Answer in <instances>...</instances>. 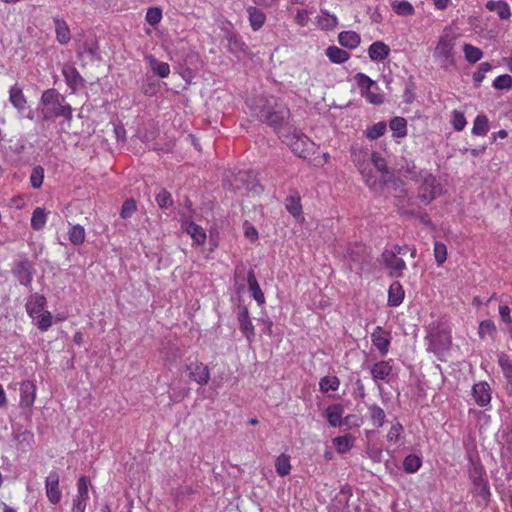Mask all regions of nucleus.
<instances>
[{
    "label": "nucleus",
    "mask_w": 512,
    "mask_h": 512,
    "mask_svg": "<svg viewBox=\"0 0 512 512\" xmlns=\"http://www.w3.org/2000/svg\"><path fill=\"white\" fill-rule=\"evenodd\" d=\"M13 440L18 450L29 451L34 444V434L28 430H19L13 434Z\"/></svg>",
    "instance_id": "nucleus-22"
},
{
    "label": "nucleus",
    "mask_w": 512,
    "mask_h": 512,
    "mask_svg": "<svg viewBox=\"0 0 512 512\" xmlns=\"http://www.w3.org/2000/svg\"><path fill=\"white\" fill-rule=\"evenodd\" d=\"M489 131V121L486 115H478L473 123L472 134L485 136Z\"/></svg>",
    "instance_id": "nucleus-41"
},
{
    "label": "nucleus",
    "mask_w": 512,
    "mask_h": 512,
    "mask_svg": "<svg viewBox=\"0 0 512 512\" xmlns=\"http://www.w3.org/2000/svg\"><path fill=\"white\" fill-rule=\"evenodd\" d=\"M185 370L189 372V379L201 386L206 385L210 379L208 367L199 361L186 364Z\"/></svg>",
    "instance_id": "nucleus-11"
},
{
    "label": "nucleus",
    "mask_w": 512,
    "mask_h": 512,
    "mask_svg": "<svg viewBox=\"0 0 512 512\" xmlns=\"http://www.w3.org/2000/svg\"><path fill=\"white\" fill-rule=\"evenodd\" d=\"M46 221H47V216L45 213V209H43L41 207H37L32 213L31 227L35 231H39L45 226Z\"/></svg>",
    "instance_id": "nucleus-43"
},
{
    "label": "nucleus",
    "mask_w": 512,
    "mask_h": 512,
    "mask_svg": "<svg viewBox=\"0 0 512 512\" xmlns=\"http://www.w3.org/2000/svg\"><path fill=\"white\" fill-rule=\"evenodd\" d=\"M9 101L19 114H22L28 108L27 98L18 84L9 89Z\"/></svg>",
    "instance_id": "nucleus-16"
},
{
    "label": "nucleus",
    "mask_w": 512,
    "mask_h": 512,
    "mask_svg": "<svg viewBox=\"0 0 512 512\" xmlns=\"http://www.w3.org/2000/svg\"><path fill=\"white\" fill-rule=\"evenodd\" d=\"M44 179V168L40 165L35 166L32 169L30 175V183L34 189H38L42 186Z\"/></svg>",
    "instance_id": "nucleus-52"
},
{
    "label": "nucleus",
    "mask_w": 512,
    "mask_h": 512,
    "mask_svg": "<svg viewBox=\"0 0 512 512\" xmlns=\"http://www.w3.org/2000/svg\"><path fill=\"white\" fill-rule=\"evenodd\" d=\"M469 479L472 483L471 492L480 505L487 506L490 502V487L485 477V469L478 461H471L468 467Z\"/></svg>",
    "instance_id": "nucleus-3"
},
{
    "label": "nucleus",
    "mask_w": 512,
    "mask_h": 512,
    "mask_svg": "<svg viewBox=\"0 0 512 512\" xmlns=\"http://www.w3.org/2000/svg\"><path fill=\"white\" fill-rule=\"evenodd\" d=\"M98 44L95 39L90 38L83 41V43L79 44L78 54L79 55H88L91 59L98 58Z\"/></svg>",
    "instance_id": "nucleus-36"
},
{
    "label": "nucleus",
    "mask_w": 512,
    "mask_h": 512,
    "mask_svg": "<svg viewBox=\"0 0 512 512\" xmlns=\"http://www.w3.org/2000/svg\"><path fill=\"white\" fill-rule=\"evenodd\" d=\"M403 432V426L402 424H400L399 422L393 424L387 434V440L389 442H394L396 443L399 438H400V435L401 433Z\"/></svg>",
    "instance_id": "nucleus-64"
},
{
    "label": "nucleus",
    "mask_w": 512,
    "mask_h": 512,
    "mask_svg": "<svg viewBox=\"0 0 512 512\" xmlns=\"http://www.w3.org/2000/svg\"><path fill=\"white\" fill-rule=\"evenodd\" d=\"M250 109L253 116L273 128L280 138L281 133H286L287 128L292 127L288 124L290 110L282 104L261 97L255 99V105L250 106Z\"/></svg>",
    "instance_id": "nucleus-1"
},
{
    "label": "nucleus",
    "mask_w": 512,
    "mask_h": 512,
    "mask_svg": "<svg viewBox=\"0 0 512 512\" xmlns=\"http://www.w3.org/2000/svg\"><path fill=\"white\" fill-rule=\"evenodd\" d=\"M162 19V10L158 7H151L147 10L146 21L152 26L157 25Z\"/></svg>",
    "instance_id": "nucleus-58"
},
{
    "label": "nucleus",
    "mask_w": 512,
    "mask_h": 512,
    "mask_svg": "<svg viewBox=\"0 0 512 512\" xmlns=\"http://www.w3.org/2000/svg\"><path fill=\"white\" fill-rule=\"evenodd\" d=\"M333 444L339 453L344 454L352 448L354 438L350 434L338 436L333 439Z\"/></svg>",
    "instance_id": "nucleus-42"
},
{
    "label": "nucleus",
    "mask_w": 512,
    "mask_h": 512,
    "mask_svg": "<svg viewBox=\"0 0 512 512\" xmlns=\"http://www.w3.org/2000/svg\"><path fill=\"white\" fill-rule=\"evenodd\" d=\"M88 483L89 480L86 476H81L77 482V494L78 497H84L89 499L88 494Z\"/></svg>",
    "instance_id": "nucleus-63"
},
{
    "label": "nucleus",
    "mask_w": 512,
    "mask_h": 512,
    "mask_svg": "<svg viewBox=\"0 0 512 512\" xmlns=\"http://www.w3.org/2000/svg\"><path fill=\"white\" fill-rule=\"evenodd\" d=\"M493 87L498 90L509 89L512 87V77L508 74H503L495 78Z\"/></svg>",
    "instance_id": "nucleus-59"
},
{
    "label": "nucleus",
    "mask_w": 512,
    "mask_h": 512,
    "mask_svg": "<svg viewBox=\"0 0 512 512\" xmlns=\"http://www.w3.org/2000/svg\"><path fill=\"white\" fill-rule=\"evenodd\" d=\"M338 41L341 46L354 49L360 44L361 38L355 31H343L339 33Z\"/></svg>",
    "instance_id": "nucleus-31"
},
{
    "label": "nucleus",
    "mask_w": 512,
    "mask_h": 512,
    "mask_svg": "<svg viewBox=\"0 0 512 512\" xmlns=\"http://www.w3.org/2000/svg\"><path fill=\"white\" fill-rule=\"evenodd\" d=\"M465 58L469 63H476L483 57V52L478 47L471 44H465L463 47Z\"/></svg>",
    "instance_id": "nucleus-48"
},
{
    "label": "nucleus",
    "mask_w": 512,
    "mask_h": 512,
    "mask_svg": "<svg viewBox=\"0 0 512 512\" xmlns=\"http://www.w3.org/2000/svg\"><path fill=\"white\" fill-rule=\"evenodd\" d=\"M421 465V458L414 454L406 456L403 461V469L407 473L417 472L420 469Z\"/></svg>",
    "instance_id": "nucleus-46"
},
{
    "label": "nucleus",
    "mask_w": 512,
    "mask_h": 512,
    "mask_svg": "<svg viewBox=\"0 0 512 512\" xmlns=\"http://www.w3.org/2000/svg\"><path fill=\"white\" fill-rule=\"evenodd\" d=\"M391 7L400 16H410L415 12L414 7L408 1H393Z\"/></svg>",
    "instance_id": "nucleus-47"
},
{
    "label": "nucleus",
    "mask_w": 512,
    "mask_h": 512,
    "mask_svg": "<svg viewBox=\"0 0 512 512\" xmlns=\"http://www.w3.org/2000/svg\"><path fill=\"white\" fill-rule=\"evenodd\" d=\"M472 395L477 405L480 407L487 406L491 401V389L487 382H479L474 384Z\"/></svg>",
    "instance_id": "nucleus-19"
},
{
    "label": "nucleus",
    "mask_w": 512,
    "mask_h": 512,
    "mask_svg": "<svg viewBox=\"0 0 512 512\" xmlns=\"http://www.w3.org/2000/svg\"><path fill=\"white\" fill-rule=\"evenodd\" d=\"M373 345L379 350L381 355H386L390 346V333L384 331L382 327L377 326L371 334Z\"/></svg>",
    "instance_id": "nucleus-18"
},
{
    "label": "nucleus",
    "mask_w": 512,
    "mask_h": 512,
    "mask_svg": "<svg viewBox=\"0 0 512 512\" xmlns=\"http://www.w3.org/2000/svg\"><path fill=\"white\" fill-rule=\"evenodd\" d=\"M390 47L383 41H375L368 48L369 58L374 62L385 60L390 54Z\"/></svg>",
    "instance_id": "nucleus-23"
},
{
    "label": "nucleus",
    "mask_w": 512,
    "mask_h": 512,
    "mask_svg": "<svg viewBox=\"0 0 512 512\" xmlns=\"http://www.w3.org/2000/svg\"><path fill=\"white\" fill-rule=\"evenodd\" d=\"M381 257L385 268L389 271L390 277L401 278L403 276L406 263L402 258L395 256V252H390L387 249L383 251Z\"/></svg>",
    "instance_id": "nucleus-9"
},
{
    "label": "nucleus",
    "mask_w": 512,
    "mask_h": 512,
    "mask_svg": "<svg viewBox=\"0 0 512 512\" xmlns=\"http://www.w3.org/2000/svg\"><path fill=\"white\" fill-rule=\"evenodd\" d=\"M11 272L21 285L31 287L35 269L28 258L24 257L15 261Z\"/></svg>",
    "instance_id": "nucleus-6"
},
{
    "label": "nucleus",
    "mask_w": 512,
    "mask_h": 512,
    "mask_svg": "<svg viewBox=\"0 0 512 512\" xmlns=\"http://www.w3.org/2000/svg\"><path fill=\"white\" fill-rule=\"evenodd\" d=\"M156 202L161 209H167L173 205L172 196L166 189H162L157 194Z\"/></svg>",
    "instance_id": "nucleus-55"
},
{
    "label": "nucleus",
    "mask_w": 512,
    "mask_h": 512,
    "mask_svg": "<svg viewBox=\"0 0 512 512\" xmlns=\"http://www.w3.org/2000/svg\"><path fill=\"white\" fill-rule=\"evenodd\" d=\"M285 207L287 211L296 219L303 220V211L301 205V197L298 192H293L285 199Z\"/></svg>",
    "instance_id": "nucleus-21"
},
{
    "label": "nucleus",
    "mask_w": 512,
    "mask_h": 512,
    "mask_svg": "<svg viewBox=\"0 0 512 512\" xmlns=\"http://www.w3.org/2000/svg\"><path fill=\"white\" fill-rule=\"evenodd\" d=\"M275 469L281 477L288 475L291 470L290 457L285 454L278 456L275 461Z\"/></svg>",
    "instance_id": "nucleus-45"
},
{
    "label": "nucleus",
    "mask_w": 512,
    "mask_h": 512,
    "mask_svg": "<svg viewBox=\"0 0 512 512\" xmlns=\"http://www.w3.org/2000/svg\"><path fill=\"white\" fill-rule=\"evenodd\" d=\"M344 408L341 404H334L326 409V418L331 427L343 426Z\"/></svg>",
    "instance_id": "nucleus-28"
},
{
    "label": "nucleus",
    "mask_w": 512,
    "mask_h": 512,
    "mask_svg": "<svg viewBox=\"0 0 512 512\" xmlns=\"http://www.w3.org/2000/svg\"><path fill=\"white\" fill-rule=\"evenodd\" d=\"M441 188L437 183V179L432 174L426 173L419 187L418 197L424 204H429L440 193Z\"/></svg>",
    "instance_id": "nucleus-8"
},
{
    "label": "nucleus",
    "mask_w": 512,
    "mask_h": 512,
    "mask_svg": "<svg viewBox=\"0 0 512 512\" xmlns=\"http://www.w3.org/2000/svg\"><path fill=\"white\" fill-rule=\"evenodd\" d=\"M234 180L236 182L234 188L240 189L244 187L247 191L254 194H260L263 192L262 185L257 181L255 175L251 171H239Z\"/></svg>",
    "instance_id": "nucleus-10"
},
{
    "label": "nucleus",
    "mask_w": 512,
    "mask_h": 512,
    "mask_svg": "<svg viewBox=\"0 0 512 512\" xmlns=\"http://www.w3.org/2000/svg\"><path fill=\"white\" fill-rule=\"evenodd\" d=\"M36 398V385L33 381L26 380L20 384V406L31 408Z\"/></svg>",
    "instance_id": "nucleus-15"
},
{
    "label": "nucleus",
    "mask_w": 512,
    "mask_h": 512,
    "mask_svg": "<svg viewBox=\"0 0 512 512\" xmlns=\"http://www.w3.org/2000/svg\"><path fill=\"white\" fill-rule=\"evenodd\" d=\"M368 252L367 248L363 244H354L350 246L347 250L346 257L354 263L356 266H361L363 263L368 262Z\"/></svg>",
    "instance_id": "nucleus-20"
},
{
    "label": "nucleus",
    "mask_w": 512,
    "mask_h": 512,
    "mask_svg": "<svg viewBox=\"0 0 512 512\" xmlns=\"http://www.w3.org/2000/svg\"><path fill=\"white\" fill-rule=\"evenodd\" d=\"M371 161L379 172L385 173L387 172V165L385 159L380 155V153L374 151L371 154Z\"/></svg>",
    "instance_id": "nucleus-62"
},
{
    "label": "nucleus",
    "mask_w": 512,
    "mask_h": 512,
    "mask_svg": "<svg viewBox=\"0 0 512 512\" xmlns=\"http://www.w3.org/2000/svg\"><path fill=\"white\" fill-rule=\"evenodd\" d=\"M318 24L322 29H333L338 24L337 18L334 15H330L327 12H322V15L318 18Z\"/></svg>",
    "instance_id": "nucleus-53"
},
{
    "label": "nucleus",
    "mask_w": 512,
    "mask_h": 512,
    "mask_svg": "<svg viewBox=\"0 0 512 512\" xmlns=\"http://www.w3.org/2000/svg\"><path fill=\"white\" fill-rule=\"evenodd\" d=\"M281 139L300 158L308 159L316 151V144L294 127H288L286 133H281Z\"/></svg>",
    "instance_id": "nucleus-4"
},
{
    "label": "nucleus",
    "mask_w": 512,
    "mask_h": 512,
    "mask_svg": "<svg viewBox=\"0 0 512 512\" xmlns=\"http://www.w3.org/2000/svg\"><path fill=\"white\" fill-rule=\"evenodd\" d=\"M57 40L61 44H67L71 39L70 29L67 23L59 18H54Z\"/></svg>",
    "instance_id": "nucleus-37"
},
{
    "label": "nucleus",
    "mask_w": 512,
    "mask_h": 512,
    "mask_svg": "<svg viewBox=\"0 0 512 512\" xmlns=\"http://www.w3.org/2000/svg\"><path fill=\"white\" fill-rule=\"evenodd\" d=\"M425 339L427 341L426 350L435 355L442 354L445 350L448 349L450 344L448 337L440 332L429 333Z\"/></svg>",
    "instance_id": "nucleus-12"
},
{
    "label": "nucleus",
    "mask_w": 512,
    "mask_h": 512,
    "mask_svg": "<svg viewBox=\"0 0 512 512\" xmlns=\"http://www.w3.org/2000/svg\"><path fill=\"white\" fill-rule=\"evenodd\" d=\"M329 60L335 64H342L349 59V53L337 46H330L326 49Z\"/></svg>",
    "instance_id": "nucleus-38"
},
{
    "label": "nucleus",
    "mask_w": 512,
    "mask_h": 512,
    "mask_svg": "<svg viewBox=\"0 0 512 512\" xmlns=\"http://www.w3.org/2000/svg\"><path fill=\"white\" fill-rule=\"evenodd\" d=\"M454 42L447 35L441 36L434 51V57L444 69H450L455 65L454 59Z\"/></svg>",
    "instance_id": "nucleus-5"
},
{
    "label": "nucleus",
    "mask_w": 512,
    "mask_h": 512,
    "mask_svg": "<svg viewBox=\"0 0 512 512\" xmlns=\"http://www.w3.org/2000/svg\"><path fill=\"white\" fill-rule=\"evenodd\" d=\"M354 78L361 96L365 97L369 103L379 105L383 102V97L372 91V88H377V85L369 76L364 73H357Z\"/></svg>",
    "instance_id": "nucleus-7"
},
{
    "label": "nucleus",
    "mask_w": 512,
    "mask_h": 512,
    "mask_svg": "<svg viewBox=\"0 0 512 512\" xmlns=\"http://www.w3.org/2000/svg\"><path fill=\"white\" fill-rule=\"evenodd\" d=\"M185 231L191 236L194 243L197 245L204 244L206 240V233L204 229L196 223L190 221L185 223Z\"/></svg>",
    "instance_id": "nucleus-32"
},
{
    "label": "nucleus",
    "mask_w": 512,
    "mask_h": 512,
    "mask_svg": "<svg viewBox=\"0 0 512 512\" xmlns=\"http://www.w3.org/2000/svg\"><path fill=\"white\" fill-rule=\"evenodd\" d=\"M59 474L57 471L53 470L49 473L45 480V490L48 500L56 505L61 500V491L59 489Z\"/></svg>",
    "instance_id": "nucleus-13"
},
{
    "label": "nucleus",
    "mask_w": 512,
    "mask_h": 512,
    "mask_svg": "<svg viewBox=\"0 0 512 512\" xmlns=\"http://www.w3.org/2000/svg\"><path fill=\"white\" fill-rule=\"evenodd\" d=\"M498 363L506 379V390L512 396V360L507 354L501 353L498 356Z\"/></svg>",
    "instance_id": "nucleus-25"
},
{
    "label": "nucleus",
    "mask_w": 512,
    "mask_h": 512,
    "mask_svg": "<svg viewBox=\"0 0 512 512\" xmlns=\"http://www.w3.org/2000/svg\"><path fill=\"white\" fill-rule=\"evenodd\" d=\"M404 299V290L398 281H394L388 290V305L391 307L399 306Z\"/></svg>",
    "instance_id": "nucleus-30"
},
{
    "label": "nucleus",
    "mask_w": 512,
    "mask_h": 512,
    "mask_svg": "<svg viewBox=\"0 0 512 512\" xmlns=\"http://www.w3.org/2000/svg\"><path fill=\"white\" fill-rule=\"evenodd\" d=\"M40 103L44 106L42 109L43 120L50 121L57 117H63L68 122L72 120V107L66 102L65 96L56 89L45 90L41 95Z\"/></svg>",
    "instance_id": "nucleus-2"
},
{
    "label": "nucleus",
    "mask_w": 512,
    "mask_h": 512,
    "mask_svg": "<svg viewBox=\"0 0 512 512\" xmlns=\"http://www.w3.org/2000/svg\"><path fill=\"white\" fill-rule=\"evenodd\" d=\"M145 59L155 75L159 76L160 78H166L169 76L170 66L168 63L159 61L151 54L146 55Z\"/></svg>",
    "instance_id": "nucleus-29"
},
{
    "label": "nucleus",
    "mask_w": 512,
    "mask_h": 512,
    "mask_svg": "<svg viewBox=\"0 0 512 512\" xmlns=\"http://www.w3.org/2000/svg\"><path fill=\"white\" fill-rule=\"evenodd\" d=\"M227 40L231 52L243 50L245 44L236 32H229L227 34Z\"/></svg>",
    "instance_id": "nucleus-54"
},
{
    "label": "nucleus",
    "mask_w": 512,
    "mask_h": 512,
    "mask_svg": "<svg viewBox=\"0 0 512 512\" xmlns=\"http://www.w3.org/2000/svg\"><path fill=\"white\" fill-rule=\"evenodd\" d=\"M135 211H136V202H135V200L128 199V200H126L123 203V205L121 207L120 216L123 219H127V218H130Z\"/></svg>",
    "instance_id": "nucleus-61"
},
{
    "label": "nucleus",
    "mask_w": 512,
    "mask_h": 512,
    "mask_svg": "<svg viewBox=\"0 0 512 512\" xmlns=\"http://www.w3.org/2000/svg\"><path fill=\"white\" fill-rule=\"evenodd\" d=\"M451 124L456 131H462L467 124L464 114L458 110H454L452 112Z\"/></svg>",
    "instance_id": "nucleus-56"
},
{
    "label": "nucleus",
    "mask_w": 512,
    "mask_h": 512,
    "mask_svg": "<svg viewBox=\"0 0 512 512\" xmlns=\"http://www.w3.org/2000/svg\"><path fill=\"white\" fill-rule=\"evenodd\" d=\"M368 414L373 426L379 428L384 425L386 414L380 406H378L377 404L369 405Z\"/></svg>",
    "instance_id": "nucleus-35"
},
{
    "label": "nucleus",
    "mask_w": 512,
    "mask_h": 512,
    "mask_svg": "<svg viewBox=\"0 0 512 512\" xmlns=\"http://www.w3.org/2000/svg\"><path fill=\"white\" fill-rule=\"evenodd\" d=\"M434 256L438 265H442L447 259V248L444 243L436 242L434 245Z\"/></svg>",
    "instance_id": "nucleus-57"
},
{
    "label": "nucleus",
    "mask_w": 512,
    "mask_h": 512,
    "mask_svg": "<svg viewBox=\"0 0 512 512\" xmlns=\"http://www.w3.org/2000/svg\"><path fill=\"white\" fill-rule=\"evenodd\" d=\"M386 128V123L384 121H380L372 125L371 127L367 128V130L365 131V136L368 139L376 140L382 135H384V133L386 132Z\"/></svg>",
    "instance_id": "nucleus-49"
},
{
    "label": "nucleus",
    "mask_w": 512,
    "mask_h": 512,
    "mask_svg": "<svg viewBox=\"0 0 512 512\" xmlns=\"http://www.w3.org/2000/svg\"><path fill=\"white\" fill-rule=\"evenodd\" d=\"M247 282L249 289L252 293V297L256 300V302L261 305L265 302L264 293L262 292L259 283L255 277V274L252 270H250L247 274Z\"/></svg>",
    "instance_id": "nucleus-33"
},
{
    "label": "nucleus",
    "mask_w": 512,
    "mask_h": 512,
    "mask_svg": "<svg viewBox=\"0 0 512 512\" xmlns=\"http://www.w3.org/2000/svg\"><path fill=\"white\" fill-rule=\"evenodd\" d=\"M492 68L491 64L489 62H482L477 71L473 74V81L476 85H480V83L485 78V74L490 71Z\"/></svg>",
    "instance_id": "nucleus-60"
},
{
    "label": "nucleus",
    "mask_w": 512,
    "mask_h": 512,
    "mask_svg": "<svg viewBox=\"0 0 512 512\" xmlns=\"http://www.w3.org/2000/svg\"><path fill=\"white\" fill-rule=\"evenodd\" d=\"M392 372V366L388 361H379L371 368V375L374 380H386Z\"/></svg>",
    "instance_id": "nucleus-34"
},
{
    "label": "nucleus",
    "mask_w": 512,
    "mask_h": 512,
    "mask_svg": "<svg viewBox=\"0 0 512 512\" xmlns=\"http://www.w3.org/2000/svg\"><path fill=\"white\" fill-rule=\"evenodd\" d=\"M497 328L495 323L492 320H483L479 324L478 328V335L481 339H485L486 336H490L491 338H494L496 335Z\"/></svg>",
    "instance_id": "nucleus-44"
},
{
    "label": "nucleus",
    "mask_w": 512,
    "mask_h": 512,
    "mask_svg": "<svg viewBox=\"0 0 512 512\" xmlns=\"http://www.w3.org/2000/svg\"><path fill=\"white\" fill-rule=\"evenodd\" d=\"M237 320L242 334L247 339V341L251 343L255 339V328L254 325L252 324V321L249 316V311L246 306H239Z\"/></svg>",
    "instance_id": "nucleus-14"
},
{
    "label": "nucleus",
    "mask_w": 512,
    "mask_h": 512,
    "mask_svg": "<svg viewBox=\"0 0 512 512\" xmlns=\"http://www.w3.org/2000/svg\"><path fill=\"white\" fill-rule=\"evenodd\" d=\"M248 20L250 27L253 31H259L266 21V15L262 9L255 6H249L247 8Z\"/></svg>",
    "instance_id": "nucleus-26"
},
{
    "label": "nucleus",
    "mask_w": 512,
    "mask_h": 512,
    "mask_svg": "<svg viewBox=\"0 0 512 512\" xmlns=\"http://www.w3.org/2000/svg\"><path fill=\"white\" fill-rule=\"evenodd\" d=\"M389 127L393 136L397 138L405 137L407 134V121L403 117H394L390 120Z\"/></svg>",
    "instance_id": "nucleus-39"
},
{
    "label": "nucleus",
    "mask_w": 512,
    "mask_h": 512,
    "mask_svg": "<svg viewBox=\"0 0 512 512\" xmlns=\"http://www.w3.org/2000/svg\"><path fill=\"white\" fill-rule=\"evenodd\" d=\"M485 7L491 12H496L501 20H508L511 17V9L506 1L489 0L486 2Z\"/></svg>",
    "instance_id": "nucleus-27"
},
{
    "label": "nucleus",
    "mask_w": 512,
    "mask_h": 512,
    "mask_svg": "<svg viewBox=\"0 0 512 512\" xmlns=\"http://www.w3.org/2000/svg\"><path fill=\"white\" fill-rule=\"evenodd\" d=\"M34 320L41 331H47L52 326V315L49 311H42Z\"/></svg>",
    "instance_id": "nucleus-51"
},
{
    "label": "nucleus",
    "mask_w": 512,
    "mask_h": 512,
    "mask_svg": "<svg viewBox=\"0 0 512 512\" xmlns=\"http://www.w3.org/2000/svg\"><path fill=\"white\" fill-rule=\"evenodd\" d=\"M320 389L322 392L336 391L340 385V381L336 376H325L320 380Z\"/></svg>",
    "instance_id": "nucleus-50"
},
{
    "label": "nucleus",
    "mask_w": 512,
    "mask_h": 512,
    "mask_svg": "<svg viewBox=\"0 0 512 512\" xmlns=\"http://www.w3.org/2000/svg\"><path fill=\"white\" fill-rule=\"evenodd\" d=\"M62 73L67 85L75 91L79 86L84 84V79L79 74L78 70L72 65H64Z\"/></svg>",
    "instance_id": "nucleus-24"
},
{
    "label": "nucleus",
    "mask_w": 512,
    "mask_h": 512,
    "mask_svg": "<svg viewBox=\"0 0 512 512\" xmlns=\"http://www.w3.org/2000/svg\"><path fill=\"white\" fill-rule=\"evenodd\" d=\"M85 235L84 227L79 224L71 225L70 229L68 230V238L70 242L75 246H79L84 243Z\"/></svg>",
    "instance_id": "nucleus-40"
},
{
    "label": "nucleus",
    "mask_w": 512,
    "mask_h": 512,
    "mask_svg": "<svg viewBox=\"0 0 512 512\" xmlns=\"http://www.w3.org/2000/svg\"><path fill=\"white\" fill-rule=\"evenodd\" d=\"M46 303H47V300H46L45 296L38 294V293L31 294L27 298V301L25 304L27 314L31 318L35 319L36 315H38L39 313L44 311V307L46 306Z\"/></svg>",
    "instance_id": "nucleus-17"
}]
</instances>
